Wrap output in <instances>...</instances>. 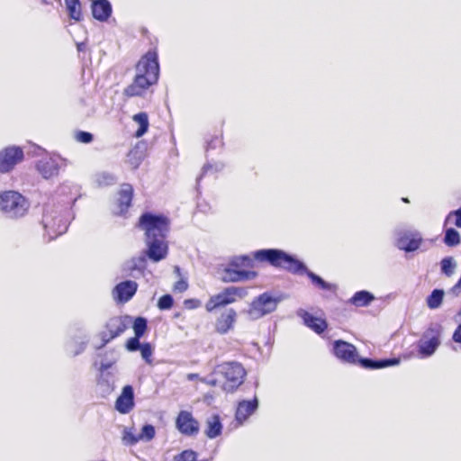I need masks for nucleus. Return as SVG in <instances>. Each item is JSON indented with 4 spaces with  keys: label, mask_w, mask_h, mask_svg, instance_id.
Listing matches in <instances>:
<instances>
[{
    "label": "nucleus",
    "mask_w": 461,
    "mask_h": 461,
    "mask_svg": "<svg viewBox=\"0 0 461 461\" xmlns=\"http://www.w3.org/2000/svg\"><path fill=\"white\" fill-rule=\"evenodd\" d=\"M253 258L260 263L285 270L293 275H306L312 283L324 291H334L336 285L326 282L322 277L309 270L306 265L296 258L280 249H261L252 253Z\"/></svg>",
    "instance_id": "1"
},
{
    "label": "nucleus",
    "mask_w": 461,
    "mask_h": 461,
    "mask_svg": "<svg viewBox=\"0 0 461 461\" xmlns=\"http://www.w3.org/2000/svg\"><path fill=\"white\" fill-rule=\"evenodd\" d=\"M159 77L158 57L156 51H148L136 65V75L123 91L128 97L141 96Z\"/></svg>",
    "instance_id": "2"
},
{
    "label": "nucleus",
    "mask_w": 461,
    "mask_h": 461,
    "mask_svg": "<svg viewBox=\"0 0 461 461\" xmlns=\"http://www.w3.org/2000/svg\"><path fill=\"white\" fill-rule=\"evenodd\" d=\"M71 218L69 203L61 204L48 203L43 207L41 225L48 240H52L64 234L68 227Z\"/></svg>",
    "instance_id": "3"
},
{
    "label": "nucleus",
    "mask_w": 461,
    "mask_h": 461,
    "mask_svg": "<svg viewBox=\"0 0 461 461\" xmlns=\"http://www.w3.org/2000/svg\"><path fill=\"white\" fill-rule=\"evenodd\" d=\"M28 199L17 191L8 190L0 193V211L8 219L19 220L29 211Z\"/></svg>",
    "instance_id": "4"
},
{
    "label": "nucleus",
    "mask_w": 461,
    "mask_h": 461,
    "mask_svg": "<svg viewBox=\"0 0 461 461\" xmlns=\"http://www.w3.org/2000/svg\"><path fill=\"white\" fill-rule=\"evenodd\" d=\"M214 374L221 375L225 379L223 391L234 393L243 384L247 372L240 363L230 361L216 366Z\"/></svg>",
    "instance_id": "5"
},
{
    "label": "nucleus",
    "mask_w": 461,
    "mask_h": 461,
    "mask_svg": "<svg viewBox=\"0 0 461 461\" xmlns=\"http://www.w3.org/2000/svg\"><path fill=\"white\" fill-rule=\"evenodd\" d=\"M443 326L438 322H431L417 342L418 354L421 358L431 357L441 344Z\"/></svg>",
    "instance_id": "6"
},
{
    "label": "nucleus",
    "mask_w": 461,
    "mask_h": 461,
    "mask_svg": "<svg viewBox=\"0 0 461 461\" xmlns=\"http://www.w3.org/2000/svg\"><path fill=\"white\" fill-rule=\"evenodd\" d=\"M140 227L146 238L166 239L169 230V220L162 214L145 212L140 217Z\"/></svg>",
    "instance_id": "7"
},
{
    "label": "nucleus",
    "mask_w": 461,
    "mask_h": 461,
    "mask_svg": "<svg viewBox=\"0 0 461 461\" xmlns=\"http://www.w3.org/2000/svg\"><path fill=\"white\" fill-rule=\"evenodd\" d=\"M281 301V296H274L271 293L265 292L253 300L248 315L251 320H258L275 312Z\"/></svg>",
    "instance_id": "8"
},
{
    "label": "nucleus",
    "mask_w": 461,
    "mask_h": 461,
    "mask_svg": "<svg viewBox=\"0 0 461 461\" xmlns=\"http://www.w3.org/2000/svg\"><path fill=\"white\" fill-rule=\"evenodd\" d=\"M248 294V291L243 287L229 286L224 288L221 293L212 295L207 301L205 309L212 312L215 309L230 304L238 298L242 299Z\"/></svg>",
    "instance_id": "9"
},
{
    "label": "nucleus",
    "mask_w": 461,
    "mask_h": 461,
    "mask_svg": "<svg viewBox=\"0 0 461 461\" xmlns=\"http://www.w3.org/2000/svg\"><path fill=\"white\" fill-rule=\"evenodd\" d=\"M23 158V149L19 146H8L0 149V173L11 172Z\"/></svg>",
    "instance_id": "10"
},
{
    "label": "nucleus",
    "mask_w": 461,
    "mask_h": 461,
    "mask_svg": "<svg viewBox=\"0 0 461 461\" xmlns=\"http://www.w3.org/2000/svg\"><path fill=\"white\" fill-rule=\"evenodd\" d=\"M395 235L396 247L405 252L416 251L422 242V237L417 230L397 229L395 230Z\"/></svg>",
    "instance_id": "11"
},
{
    "label": "nucleus",
    "mask_w": 461,
    "mask_h": 461,
    "mask_svg": "<svg viewBox=\"0 0 461 461\" xmlns=\"http://www.w3.org/2000/svg\"><path fill=\"white\" fill-rule=\"evenodd\" d=\"M332 353L340 361L357 365L358 358L356 347L342 339L335 340L332 344Z\"/></svg>",
    "instance_id": "12"
},
{
    "label": "nucleus",
    "mask_w": 461,
    "mask_h": 461,
    "mask_svg": "<svg viewBox=\"0 0 461 461\" xmlns=\"http://www.w3.org/2000/svg\"><path fill=\"white\" fill-rule=\"evenodd\" d=\"M176 428L181 434L188 437L197 435L200 429L198 420L188 411H179L176 419Z\"/></svg>",
    "instance_id": "13"
},
{
    "label": "nucleus",
    "mask_w": 461,
    "mask_h": 461,
    "mask_svg": "<svg viewBox=\"0 0 461 461\" xmlns=\"http://www.w3.org/2000/svg\"><path fill=\"white\" fill-rule=\"evenodd\" d=\"M166 239L146 238L147 249L144 252L147 258L152 262H159L167 258L168 247Z\"/></svg>",
    "instance_id": "14"
},
{
    "label": "nucleus",
    "mask_w": 461,
    "mask_h": 461,
    "mask_svg": "<svg viewBox=\"0 0 461 461\" xmlns=\"http://www.w3.org/2000/svg\"><path fill=\"white\" fill-rule=\"evenodd\" d=\"M62 166H66V160L61 158H45L37 162L36 169L43 178L50 179L59 175Z\"/></svg>",
    "instance_id": "15"
},
{
    "label": "nucleus",
    "mask_w": 461,
    "mask_h": 461,
    "mask_svg": "<svg viewBox=\"0 0 461 461\" xmlns=\"http://www.w3.org/2000/svg\"><path fill=\"white\" fill-rule=\"evenodd\" d=\"M138 284L132 280H125L115 285L113 291V298L119 303L130 301L136 294Z\"/></svg>",
    "instance_id": "16"
},
{
    "label": "nucleus",
    "mask_w": 461,
    "mask_h": 461,
    "mask_svg": "<svg viewBox=\"0 0 461 461\" xmlns=\"http://www.w3.org/2000/svg\"><path fill=\"white\" fill-rule=\"evenodd\" d=\"M258 276L256 271L240 270L230 267V264L224 268L221 280L224 283H237L245 280H251Z\"/></svg>",
    "instance_id": "17"
},
{
    "label": "nucleus",
    "mask_w": 461,
    "mask_h": 461,
    "mask_svg": "<svg viewBox=\"0 0 461 461\" xmlns=\"http://www.w3.org/2000/svg\"><path fill=\"white\" fill-rule=\"evenodd\" d=\"M258 408V400L255 396L252 400H242L238 402L235 420L242 425Z\"/></svg>",
    "instance_id": "18"
},
{
    "label": "nucleus",
    "mask_w": 461,
    "mask_h": 461,
    "mask_svg": "<svg viewBox=\"0 0 461 461\" xmlns=\"http://www.w3.org/2000/svg\"><path fill=\"white\" fill-rule=\"evenodd\" d=\"M134 407V390L131 385H125L115 402V409L122 414L129 413Z\"/></svg>",
    "instance_id": "19"
},
{
    "label": "nucleus",
    "mask_w": 461,
    "mask_h": 461,
    "mask_svg": "<svg viewBox=\"0 0 461 461\" xmlns=\"http://www.w3.org/2000/svg\"><path fill=\"white\" fill-rule=\"evenodd\" d=\"M400 357L374 359L369 357H358L357 364L366 369H381L397 366L400 364Z\"/></svg>",
    "instance_id": "20"
},
{
    "label": "nucleus",
    "mask_w": 461,
    "mask_h": 461,
    "mask_svg": "<svg viewBox=\"0 0 461 461\" xmlns=\"http://www.w3.org/2000/svg\"><path fill=\"white\" fill-rule=\"evenodd\" d=\"M297 315L302 318L306 327L319 335L323 333L328 327V323L324 319L318 318L305 310H298Z\"/></svg>",
    "instance_id": "21"
},
{
    "label": "nucleus",
    "mask_w": 461,
    "mask_h": 461,
    "mask_svg": "<svg viewBox=\"0 0 461 461\" xmlns=\"http://www.w3.org/2000/svg\"><path fill=\"white\" fill-rule=\"evenodd\" d=\"M132 196V186L129 184H123L119 192V197L117 199L116 210H114V214L123 215L125 212H127L129 207L131 204Z\"/></svg>",
    "instance_id": "22"
},
{
    "label": "nucleus",
    "mask_w": 461,
    "mask_h": 461,
    "mask_svg": "<svg viewBox=\"0 0 461 461\" xmlns=\"http://www.w3.org/2000/svg\"><path fill=\"white\" fill-rule=\"evenodd\" d=\"M237 312L234 309L225 310L215 322V330L220 334H226L233 328L236 321Z\"/></svg>",
    "instance_id": "23"
},
{
    "label": "nucleus",
    "mask_w": 461,
    "mask_h": 461,
    "mask_svg": "<svg viewBox=\"0 0 461 461\" xmlns=\"http://www.w3.org/2000/svg\"><path fill=\"white\" fill-rule=\"evenodd\" d=\"M91 11L95 20L106 22L112 15L113 7L109 0H93Z\"/></svg>",
    "instance_id": "24"
},
{
    "label": "nucleus",
    "mask_w": 461,
    "mask_h": 461,
    "mask_svg": "<svg viewBox=\"0 0 461 461\" xmlns=\"http://www.w3.org/2000/svg\"><path fill=\"white\" fill-rule=\"evenodd\" d=\"M115 372L99 371L97 377V386L103 395L110 394L114 390Z\"/></svg>",
    "instance_id": "25"
},
{
    "label": "nucleus",
    "mask_w": 461,
    "mask_h": 461,
    "mask_svg": "<svg viewBox=\"0 0 461 461\" xmlns=\"http://www.w3.org/2000/svg\"><path fill=\"white\" fill-rule=\"evenodd\" d=\"M147 257L142 252L138 257H133L124 264V270L129 272V275L132 277H136L137 275H142L146 268Z\"/></svg>",
    "instance_id": "26"
},
{
    "label": "nucleus",
    "mask_w": 461,
    "mask_h": 461,
    "mask_svg": "<svg viewBox=\"0 0 461 461\" xmlns=\"http://www.w3.org/2000/svg\"><path fill=\"white\" fill-rule=\"evenodd\" d=\"M222 423L218 414H212L206 419V429L204 434L212 439L219 437L222 432Z\"/></svg>",
    "instance_id": "27"
},
{
    "label": "nucleus",
    "mask_w": 461,
    "mask_h": 461,
    "mask_svg": "<svg viewBox=\"0 0 461 461\" xmlns=\"http://www.w3.org/2000/svg\"><path fill=\"white\" fill-rule=\"evenodd\" d=\"M375 300L372 293L366 290L357 291L349 299V303L357 307L368 306Z\"/></svg>",
    "instance_id": "28"
},
{
    "label": "nucleus",
    "mask_w": 461,
    "mask_h": 461,
    "mask_svg": "<svg viewBox=\"0 0 461 461\" xmlns=\"http://www.w3.org/2000/svg\"><path fill=\"white\" fill-rule=\"evenodd\" d=\"M120 358V353L116 349L106 351L102 357L99 371H110Z\"/></svg>",
    "instance_id": "29"
},
{
    "label": "nucleus",
    "mask_w": 461,
    "mask_h": 461,
    "mask_svg": "<svg viewBox=\"0 0 461 461\" xmlns=\"http://www.w3.org/2000/svg\"><path fill=\"white\" fill-rule=\"evenodd\" d=\"M105 329L110 333V338H116L124 332L126 325L121 317H113L106 322Z\"/></svg>",
    "instance_id": "30"
},
{
    "label": "nucleus",
    "mask_w": 461,
    "mask_h": 461,
    "mask_svg": "<svg viewBox=\"0 0 461 461\" xmlns=\"http://www.w3.org/2000/svg\"><path fill=\"white\" fill-rule=\"evenodd\" d=\"M445 292L443 289H434L426 298L427 306L430 310L438 309L441 306Z\"/></svg>",
    "instance_id": "31"
},
{
    "label": "nucleus",
    "mask_w": 461,
    "mask_h": 461,
    "mask_svg": "<svg viewBox=\"0 0 461 461\" xmlns=\"http://www.w3.org/2000/svg\"><path fill=\"white\" fill-rule=\"evenodd\" d=\"M133 121L139 124V128L136 131L134 136L137 138L142 137L149 129V118L146 113H139L133 116Z\"/></svg>",
    "instance_id": "32"
},
{
    "label": "nucleus",
    "mask_w": 461,
    "mask_h": 461,
    "mask_svg": "<svg viewBox=\"0 0 461 461\" xmlns=\"http://www.w3.org/2000/svg\"><path fill=\"white\" fill-rule=\"evenodd\" d=\"M443 242L446 246L454 248L461 243L459 232L455 228H447L445 230Z\"/></svg>",
    "instance_id": "33"
},
{
    "label": "nucleus",
    "mask_w": 461,
    "mask_h": 461,
    "mask_svg": "<svg viewBox=\"0 0 461 461\" xmlns=\"http://www.w3.org/2000/svg\"><path fill=\"white\" fill-rule=\"evenodd\" d=\"M95 180L99 186H109L116 184L118 178L111 172L102 171L95 174Z\"/></svg>",
    "instance_id": "34"
},
{
    "label": "nucleus",
    "mask_w": 461,
    "mask_h": 461,
    "mask_svg": "<svg viewBox=\"0 0 461 461\" xmlns=\"http://www.w3.org/2000/svg\"><path fill=\"white\" fill-rule=\"evenodd\" d=\"M122 441L125 446H134L139 440L138 434L135 433V428L131 427H123Z\"/></svg>",
    "instance_id": "35"
},
{
    "label": "nucleus",
    "mask_w": 461,
    "mask_h": 461,
    "mask_svg": "<svg viewBox=\"0 0 461 461\" xmlns=\"http://www.w3.org/2000/svg\"><path fill=\"white\" fill-rule=\"evenodd\" d=\"M69 17L75 21L81 19V5L79 0H65Z\"/></svg>",
    "instance_id": "36"
},
{
    "label": "nucleus",
    "mask_w": 461,
    "mask_h": 461,
    "mask_svg": "<svg viewBox=\"0 0 461 461\" xmlns=\"http://www.w3.org/2000/svg\"><path fill=\"white\" fill-rule=\"evenodd\" d=\"M456 267V263L452 257H446L440 261V270L447 276H451Z\"/></svg>",
    "instance_id": "37"
},
{
    "label": "nucleus",
    "mask_w": 461,
    "mask_h": 461,
    "mask_svg": "<svg viewBox=\"0 0 461 461\" xmlns=\"http://www.w3.org/2000/svg\"><path fill=\"white\" fill-rule=\"evenodd\" d=\"M155 427L147 423L142 426L140 432L138 434V437L140 441L149 442L155 438Z\"/></svg>",
    "instance_id": "38"
},
{
    "label": "nucleus",
    "mask_w": 461,
    "mask_h": 461,
    "mask_svg": "<svg viewBox=\"0 0 461 461\" xmlns=\"http://www.w3.org/2000/svg\"><path fill=\"white\" fill-rule=\"evenodd\" d=\"M134 335L138 337H143L148 329V321L144 317L135 318L132 325Z\"/></svg>",
    "instance_id": "39"
},
{
    "label": "nucleus",
    "mask_w": 461,
    "mask_h": 461,
    "mask_svg": "<svg viewBox=\"0 0 461 461\" xmlns=\"http://www.w3.org/2000/svg\"><path fill=\"white\" fill-rule=\"evenodd\" d=\"M88 342L89 337L86 334H84L82 337H79L78 339L75 338L73 342L75 349L71 351L72 355L75 357L81 354L86 349Z\"/></svg>",
    "instance_id": "40"
},
{
    "label": "nucleus",
    "mask_w": 461,
    "mask_h": 461,
    "mask_svg": "<svg viewBox=\"0 0 461 461\" xmlns=\"http://www.w3.org/2000/svg\"><path fill=\"white\" fill-rule=\"evenodd\" d=\"M229 264L230 267L239 268L241 267H251L252 266V258L248 255H241L233 257Z\"/></svg>",
    "instance_id": "41"
},
{
    "label": "nucleus",
    "mask_w": 461,
    "mask_h": 461,
    "mask_svg": "<svg viewBox=\"0 0 461 461\" xmlns=\"http://www.w3.org/2000/svg\"><path fill=\"white\" fill-rule=\"evenodd\" d=\"M174 304V298L171 294H167L162 295L157 303L158 308L160 311H167L170 310L173 307Z\"/></svg>",
    "instance_id": "42"
},
{
    "label": "nucleus",
    "mask_w": 461,
    "mask_h": 461,
    "mask_svg": "<svg viewBox=\"0 0 461 461\" xmlns=\"http://www.w3.org/2000/svg\"><path fill=\"white\" fill-rule=\"evenodd\" d=\"M224 165L221 162H217L212 164L207 163L203 167L202 174L197 177V185H199V182L201 181L202 177L207 174L211 170H214V172L221 171L223 168Z\"/></svg>",
    "instance_id": "43"
},
{
    "label": "nucleus",
    "mask_w": 461,
    "mask_h": 461,
    "mask_svg": "<svg viewBox=\"0 0 461 461\" xmlns=\"http://www.w3.org/2000/svg\"><path fill=\"white\" fill-rule=\"evenodd\" d=\"M140 351L142 358L145 360L147 364H151L152 359L151 356L153 353V348L150 343L146 342L142 343L141 347L139 349Z\"/></svg>",
    "instance_id": "44"
},
{
    "label": "nucleus",
    "mask_w": 461,
    "mask_h": 461,
    "mask_svg": "<svg viewBox=\"0 0 461 461\" xmlns=\"http://www.w3.org/2000/svg\"><path fill=\"white\" fill-rule=\"evenodd\" d=\"M140 339L141 337H138V336H135L129 339L126 342V348L128 351L130 352H135V351H138L140 349V348L141 347L142 343H140Z\"/></svg>",
    "instance_id": "45"
},
{
    "label": "nucleus",
    "mask_w": 461,
    "mask_h": 461,
    "mask_svg": "<svg viewBox=\"0 0 461 461\" xmlns=\"http://www.w3.org/2000/svg\"><path fill=\"white\" fill-rule=\"evenodd\" d=\"M76 139L77 141L82 143H90L93 140L94 136L91 132L79 131L76 135Z\"/></svg>",
    "instance_id": "46"
},
{
    "label": "nucleus",
    "mask_w": 461,
    "mask_h": 461,
    "mask_svg": "<svg viewBox=\"0 0 461 461\" xmlns=\"http://www.w3.org/2000/svg\"><path fill=\"white\" fill-rule=\"evenodd\" d=\"M98 337H100L102 342H101L100 345H98V346L96 345L95 346L96 349H99V348L104 347L108 342H110L112 339H114V338H110V333L107 331L106 329H105V330L101 331L98 334Z\"/></svg>",
    "instance_id": "47"
},
{
    "label": "nucleus",
    "mask_w": 461,
    "mask_h": 461,
    "mask_svg": "<svg viewBox=\"0 0 461 461\" xmlns=\"http://www.w3.org/2000/svg\"><path fill=\"white\" fill-rule=\"evenodd\" d=\"M201 301L198 299H185L184 301V306L185 309L194 310L201 306Z\"/></svg>",
    "instance_id": "48"
},
{
    "label": "nucleus",
    "mask_w": 461,
    "mask_h": 461,
    "mask_svg": "<svg viewBox=\"0 0 461 461\" xmlns=\"http://www.w3.org/2000/svg\"><path fill=\"white\" fill-rule=\"evenodd\" d=\"M451 215H454V216L456 217L455 225H456L457 228H461V207H460V208H458L457 210H455V211L450 212H449V214L447 215V220Z\"/></svg>",
    "instance_id": "49"
},
{
    "label": "nucleus",
    "mask_w": 461,
    "mask_h": 461,
    "mask_svg": "<svg viewBox=\"0 0 461 461\" xmlns=\"http://www.w3.org/2000/svg\"><path fill=\"white\" fill-rule=\"evenodd\" d=\"M188 288V284L185 280L177 281L174 285V290L179 293L185 292Z\"/></svg>",
    "instance_id": "50"
},
{
    "label": "nucleus",
    "mask_w": 461,
    "mask_h": 461,
    "mask_svg": "<svg viewBox=\"0 0 461 461\" xmlns=\"http://www.w3.org/2000/svg\"><path fill=\"white\" fill-rule=\"evenodd\" d=\"M452 340L461 346V323L457 325L456 329L453 332Z\"/></svg>",
    "instance_id": "51"
},
{
    "label": "nucleus",
    "mask_w": 461,
    "mask_h": 461,
    "mask_svg": "<svg viewBox=\"0 0 461 461\" xmlns=\"http://www.w3.org/2000/svg\"><path fill=\"white\" fill-rule=\"evenodd\" d=\"M201 381L211 386H215L217 384V380L213 377V375L203 377L201 379Z\"/></svg>",
    "instance_id": "52"
},
{
    "label": "nucleus",
    "mask_w": 461,
    "mask_h": 461,
    "mask_svg": "<svg viewBox=\"0 0 461 461\" xmlns=\"http://www.w3.org/2000/svg\"><path fill=\"white\" fill-rule=\"evenodd\" d=\"M198 377H199L198 374H193V373H191V374H188V375H187V379H188L189 381H194V380L197 379Z\"/></svg>",
    "instance_id": "53"
},
{
    "label": "nucleus",
    "mask_w": 461,
    "mask_h": 461,
    "mask_svg": "<svg viewBox=\"0 0 461 461\" xmlns=\"http://www.w3.org/2000/svg\"><path fill=\"white\" fill-rule=\"evenodd\" d=\"M83 45H84L83 43H78V44H77V50H78L79 51L83 50Z\"/></svg>",
    "instance_id": "54"
},
{
    "label": "nucleus",
    "mask_w": 461,
    "mask_h": 461,
    "mask_svg": "<svg viewBox=\"0 0 461 461\" xmlns=\"http://www.w3.org/2000/svg\"><path fill=\"white\" fill-rule=\"evenodd\" d=\"M402 202H404V203H409L408 198H402Z\"/></svg>",
    "instance_id": "55"
},
{
    "label": "nucleus",
    "mask_w": 461,
    "mask_h": 461,
    "mask_svg": "<svg viewBox=\"0 0 461 461\" xmlns=\"http://www.w3.org/2000/svg\"><path fill=\"white\" fill-rule=\"evenodd\" d=\"M175 270H176V272H179V271H180V268H179L178 267H175Z\"/></svg>",
    "instance_id": "56"
},
{
    "label": "nucleus",
    "mask_w": 461,
    "mask_h": 461,
    "mask_svg": "<svg viewBox=\"0 0 461 461\" xmlns=\"http://www.w3.org/2000/svg\"><path fill=\"white\" fill-rule=\"evenodd\" d=\"M133 154V151H130L129 156H131Z\"/></svg>",
    "instance_id": "57"
}]
</instances>
